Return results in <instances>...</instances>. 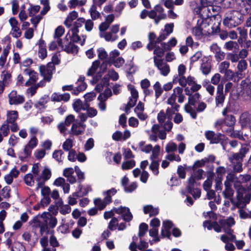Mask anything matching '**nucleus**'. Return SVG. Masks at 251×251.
Instances as JSON below:
<instances>
[{"label": "nucleus", "instance_id": "20", "mask_svg": "<svg viewBox=\"0 0 251 251\" xmlns=\"http://www.w3.org/2000/svg\"><path fill=\"white\" fill-rule=\"evenodd\" d=\"M202 3H203V7L200 9V12H205L206 17H210L215 14L217 12L216 8H214L212 6V4H209L206 1H203L201 0Z\"/></svg>", "mask_w": 251, "mask_h": 251}, {"label": "nucleus", "instance_id": "29", "mask_svg": "<svg viewBox=\"0 0 251 251\" xmlns=\"http://www.w3.org/2000/svg\"><path fill=\"white\" fill-rule=\"evenodd\" d=\"M31 151L32 150L25 146L24 150L19 153V158L22 161H26L30 156Z\"/></svg>", "mask_w": 251, "mask_h": 251}, {"label": "nucleus", "instance_id": "30", "mask_svg": "<svg viewBox=\"0 0 251 251\" xmlns=\"http://www.w3.org/2000/svg\"><path fill=\"white\" fill-rule=\"evenodd\" d=\"M144 212L145 214H149L150 216H153L157 215L159 212L158 209L157 208H154L151 205H147L144 207Z\"/></svg>", "mask_w": 251, "mask_h": 251}, {"label": "nucleus", "instance_id": "52", "mask_svg": "<svg viewBox=\"0 0 251 251\" xmlns=\"http://www.w3.org/2000/svg\"><path fill=\"white\" fill-rule=\"evenodd\" d=\"M135 165V161L130 160L123 162L122 165V169L123 170H128L132 168Z\"/></svg>", "mask_w": 251, "mask_h": 251}, {"label": "nucleus", "instance_id": "43", "mask_svg": "<svg viewBox=\"0 0 251 251\" xmlns=\"http://www.w3.org/2000/svg\"><path fill=\"white\" fill-rule=\"evenodd\" d=\"M251 148V147L249 144H242L241 147L238 153L244 158L246 154L249 151Z\"/></svg>", "mask_w": 251, "mask_h": 251}, {"label": "nucleus", "instance_id": "53", "mask_svg": "<svg viewBox=\"0 0 251 251\" xmlns=\"http://www.w3.org/2000/svg\"><path fill=\"white\" fill-rule=\"evenodd\" d=\"M191 105H192L190 104L188 102V104L185 105L184 109L187 113H190L191 116L193 119H196L197 117V113Z\"/></svg>", "mask_w": 251, "mask_h": 251}, {"label": "nucleus", "instance_id": "9", "mask_svg": "<svg viewBox=\"0 0 251 251\" xmlns=\"http://www.w3.org/2000/svg\"><path fill=\"white\" fill-rule=\"evenodd\" d=\"M130 91L131 97H129V101L125 107V112L128 114L131 108L134 106L139 97L138 92L135 87L132 85L128 86Z\"/></svg>", "mask_w": 251, "mask_h": 251}, {"label": "nucleus", "instance_id": "13", "mask_svg": "<svg viewBox=\"0 0 251 251\" xmlns=\"http://www.w3.org/2000/svg\"><path fill=\"white\" fill-rule=\"evenodd\" d=\"M85 128V124L78 122L76 120L75 123H73L69 134L75 136L81 135L84 132Z\"/></svg>", "mask_w": 251, "mask_h": 251}, {"label": "nucleus", "instance_id": "38", "mask_svg": "<svg viewBox=\"0 0 251 251\" xmlns=\"http://www.w3.org/2000/svg\"><path fill=\"white\" fill-rule=\"evenodd\" d=\"M78 17V13L75 11H73L70 13L65 21V25L67 26L71 25V23L77 18Z\"/></svg>", "mask_w": 251, "mask_h": 251}, {"label": "nucleus", "instance_id": "40", "mask_svg": "<svg viewBox=\"0 0 251 251\" xmlns=\"http://www.w3.org/2000/svg\"><path fill=\"white\" fill-rule=\"evenodd\" d=\"M98 56L100 60L104 61L108 58V53L104 49L100 48L97 50Z\"/></svg>", "mask_w": 251, "mask_h": 251}, {"label": "nucleus", "instance_id": "36", "mask_svg": "<svg viewBox=\"0 0 251 251\" xmlns=\"http://www.w3.org/2000/svg\"><path fill=\"white\" fill-rule=\"evenodd\" d=\"M163 75H167L170 71L169 66L167 64H155Z\"/></svg>", "mask_w": 251, "mask_h": 251}, {"label": "nucleus", "instance_id": "11", "mask_svg": "<svg viewBox=\"0 0 251 251\" xmlns=\"http://www.w3.org/2000/svg\"><path fill=\"white\" fill-rule=\"evenodd\" d=\"M54 64H47L40 67L39 70L41 75L47 81H50L52 78V72L54 70Z\"/></svg>", "mask_w": 251, "mask_h": 251}, {"label": "nucleus", "instance_id": "3", "mask_svg": "<svg viewBox=\"0 0 251 251\" xmlns=\"http://www.w3.org/2000/svg\"><path fill=\"white\" fill-rule=\"evenodd\" d=\"M57 223V219L50 212H44L35 217L33 220V226L39 227L42 235L48 232L49 227L54 228Z\"/></svg>", "mask_w": 251, "mask_h": 251}, {"label": "nucleus", "instance_id": "6", "mask_svg": "<svg viewBox=\"0 0 251 251\" xmlns=\"http://www.w3.org/2000/svg\"><path fill=\"white\" fill-rule=\"evenodd\" d=\"M241 15L238 11H232L227 13L223 21V24L226 26L234 27L241 23Z\"/></svg>", "mask_w": 251, "mask_h": 251}, {"label": "nucleus", "instance_id": "26", "mask_svg": "<svg viewBox=\"0 0 251 251\" xmlns=\"http://www.w3.org/2000/svg\"><path fill=\"white\" fill-rule=\"evenodd\" d=\"M101 5H99L95 3V0H93V4L89 9V13L91 18L95 20L99 18L100 16V13L97 10V6H100Z\"/></svg>", "mask_w": 251, "mask_h": 251}, {"label": "nucleus", "instance_id": "62", "mask_svg": "<svg viewBox=\"0 0 251 251\" xmlns=\"http://www.w3.org/2000/svg\"><path fill=\"white\" fill-rule=\"evenodd\" d=\"M148 228V226L145 223H142L139 226L138 236L141 238L144 236Z\"/></svg>", "mask_w": 251, "mask_h": 251}, {"label": "nucleus", "instance_id": "28", "mask_svg": "<svg viewBox=\"0 0 251 251\" xmlns=\"http://www.w3.org/2000/svg\"><path fill=\"white\" fill-rule=\"evenodd\" d=\"M89 106L87 103H83L80 100H77L73 104V108L76 112H79L81 110H85Z\"/></svg>", "mask_w": 251, "mask_h": 251}, {"label": "nucleus", "instance_id": "31", "mask_svg": "<svg viewBox=\"0 0 251 251\" xmlns=\"http://www.w3.org/2000/svg\"><path fill=\"white\" fill-rule=\"evenodd\" d=\"M186 94L187 95H189L188 98V102L190 104L192 105H195L196 101L199 100L200 98V95L199 93H196L193 95L190 94L189 93V91L188 89V88H186L185 89Z\"/></svg>", "mask_w": 251, "mask_h": 251}, {"label": "nucleus", "instance_id": "45", "mask_svg": "<svg viewBox=\"0 0 251 251\" xmlns=\"http://www.w3.org/2000/svg\"><path fill=\"white\" fill-rule=\"evenodd\" d=\"M2 74H3V78L2 81H0V82H2L3 84L5 85L6 86H8L11 82V74L8 73L7 72H5L4 70H2V69H0Z\"/></svg>", "mask_w": 251, "mask_h": 251}, {"label": "nucleus", "instance_id": "44", "mask_svg": "<svg viewBox=\"0 0 251 251\" xmlns=\"http://www.w3.org/2000/svg\"><path fill=\"white\" fill-rule=\"evenodd\" d=\"M237 177L234 174L232 173L228 174L226 176V180L224 182L225 186L226 185H231V183L233 182L234 183L236 181Z\"/></svg>", "mask_w": 251, "mask_h": 251}, {"label": "nucleus", "instance_id": "42", "mask_svg": "<svg viewBox=\"0 0 251 251\" xmlns=\"http://www.w3.org/2000/svg\"><path fill=\"white\" fill-rule=\"evenodd\" d=\"M234 194V190L231 188V185L225 186V189L223 192L224 197L226 199H231Z\"/></svg>", "mask_w": 251, "mask_h": 251}, {"label": "nucleus", "instance_id": "18", "mask_svg": "<svg viewBox=\"0 0 251 251\" xmlns=\"http://www.w3.org/2000/svg\"><path fill=\"white\" fill-rule=\"evenodd\" d=\"M224 86L223 84H218L217 86V94L215 98V103L216 106L221 107L223 106L225 100V95L223 92Z\"/></svg>", "mask_w": 251, "mask_h": 251}, {"label": "nucleus", "instance_id": "63", "mask_svg": "<svg viewBox=\"0 0 251 251\" xmlns=\"http://www.w3.org/2000/svg\"><path fill=\"white\" fill-rule=\"evenodd\" d=\"M73 147V141L70 139H67L62 145L63 149L66 151H71Z\"/></svg>", "mask_w": 251, "mask_h": 251}, {"label": "nucleus", "instance_id": "19", "mask_svg": "<svg viewBox=\"0 0 251 251\" xmlns=\"http://www.w3.org/2000/svg\"><path fill=\"white\" fill-rule=\"evenodd\" d=\"M203 26L204 24H202L193 28L192 33L197 39H201L209 33L207 30L203 29Z\"/></svg>", "mask_w": 251, "mask_h": 251}, {"label": "nucleus", "instance_id": "41", "mask_svg": "<svg viewBox=\"0 0 251 251\" xmlns=\"http://www.w3.org/2000/svg\"><path fill=\"white\" fill-rule=\"evenodd\" d=\"M243 158L238 153H232L231 155L228 157V160L231 163L235 162H243Z\"/></svg>", "mask_w": 251, "mask_h": 251}, {"label": "nucleus", "instance_id": "27", "mask_svg": "<svg viewBox=\"0 0 251 251\" xmlns=\"http://www.w3.org/2000/svg\"><path fill=\"white\" fill-rule=\"evenodd\" d=\"M94 202L95 204L100 210L104 209L108 204L110 203V199L105 197L103 200L100 198L96 199L94 200Z\"/></svg>", "mask_w": 251, "mask_h": 251}, {"label": "nucleus", "instance_id": "51", "mask_svg": "<svg viewBox=\"0 0 251 251\" xmlns=\"http://www.w3.org/2000/svg\"><path fill=\"white\" fill-rule=\"evenodd\" d=\"M81 197V195L79 193H74L72 195H70L68 199V203L70 205H73L77 203L76 199Z\"/></svg>", "mask_w": 251, "mask_h": 251}, {"label": "nucleus", "instance_id": "59", "mask_svg": "<svg viewBox=\"0 0 251 251\" xmlns=\"http://www.w3.org/2000/svg\"><path fill=\"white\" fill-rule=\"evenodd\" d=\"M64 28L61 26H58L55 30L54 38V39H60V37L64 33Z\"/></svg>", "mask_w": 251, "mask_h": 251}, {"label": "nucleus", "instance_id": "34", "mask_svg": "<svg viewBox=\"0 0 251 251\" xmlns=\"http://www.w3.org/2000/svg\"><path fill=\"white\" fill-rule=\"evenodd\" d=\"M241 86L245 91L248 96L251 97V82L249 80H243L241 82Z\"/></svg>", "mask_w": 251, "mask_h": 251}, {"label": "nucleus", "instance_id": "48", "mask_svg": "<svg viewBox=\"0 0 251 251\" xmlns=\"http://www.w3.org/2000/svg\"><path fill=\"white\" fill-rule=\"evenodd\" d=\"M213 176V174H211L208 176L207 179L204 182L203 187L205 190L208 191L211 187Z\"/></svg>", "mask_w": 251, "mask_h": 251}, {"label": "nucleus", "instance_id": "61", "mask_svg": "<svg viewBox=\"0 0 251 251\" xmlns=\"http://www.w3.org/2000/svg\"><path fill=\"white\" fill-rule=\"evenodd\" d=\"M165 158L170 161H176V162H180L181 161L180 157L178 155L174 153H171L168 154Z\"/></svg>", "mask_w": 251, "mask_h": 251}, {"label": "nucleus", "instance_id": "2", "mask_svg": "<svg viewBox=\"0 0 251 251\" xmlns=\"http://www.w3.org/2000/svg\"><path fill=\"white\" fill-rule=\"evenodd\" d=\"M251 180V176L249 174L240 175L234 184V187L237 192V204L239 206H243L249 203L251 194L247 192V190L242 185Z\"/></svg>", "mask_w": 251, "mask_h": 251}, {"label": "nucleus", "instance_id": "60", "mask_svg": "<svg viewBox=\"0 0 251 251\" xmlns=\"http://www.w3.org/2000/svg\"><path fill=\"white\" fill-rule=\"evenodd\" d=\"M12 251H25V247L20 242L14 243V247H11Z\"/></svg>", "mask_w": 251, "mask_h": 251}, {"label": "nucleus", "instance_id": "10", "mask_svg": "<svg viewBox=\"0 0 251 251\" xmlns=\"http://www.w3.org/2000/svg\"><path fill=\"white\" fill-rule=\"evenodd\" d=\"M18 113L17 111L12 110L8 111L7 113V119L5 123L9 124H10V129L12 132H16L19 129V127L15 122L18 119Z\"/></svg>", "mask_w": 251, "mask_h": 251}, {"label": "nucleus", "instance_id": "12", "mask_svg": "<svg viewBox=\"0 0 251 251\" xmlns=\"http://www.w3.org/2000/svg\"><path fill=\"white\" fill-rule=\"evenodd\" d=\"M8 101L10 105H19L25 101V97L23 95H18L17 92L12 90L8 94Z\"/></svg>", "mask_w": 251, "mask_h": 251}, {"label": "nucleus", "instance_id": "50", "mask_svg": "<svg viewBox=\"0 0 251 251\" xmlns=\"http://www.w3.org/2000/svg\"><path fill=\"white\" fill-rule=\"evenodd\" d=\"M177 146L174 142L168 143L165 147V151L169 154L176 151Z\"/></svg>", "mask_w": 251, "mask_h": 251}, {"label": "nucleus", "instance_id": "25", "mask_svg": "<svg viewBox=\"0 0 251 251\" xmlns=\"http://www.w3.org/2000/svg\"><path fill=\"white\" fill-rule=\"evenodd\" d=\"M176 99L178 98V102L182 103L185 99V96L183 94V89L180 87H176L173 89V93L172 94Z\"/></svg>", "mask_w": 251, "mask_h": 251}, {"label": "nucleus", "instance_id": "16", "mask_svg": "<svg viewBox=\"0 0 251 251\" xmlns=\"http://www.w3.org/2000/svg\"><path fill=\"white\" fill-rule=\"evenodd\" d=\"M167 121L165 122L163 126V127L168 132H169L172 129L173 124L171 121L173 116L176 114V112L171 108L168 107L166 111Z\"/></svg>", "mask_w": 251, "mask_h": 251}, {"label": "nucleus", "instance_id": "32", "mask_svg": "<svg viewBox=\"0 0 251 251\" xmlns=\"http://www.w3.org/2000/svg\"><path fill=\"white\" fill-rule=\"evenodd\" d=\"M100 36L101 38H104L106 41L113 42L118 38V36L111 32H101V33H100Z\"/></svg>", "mask_w": 251, "mask_h": 251}, {"label": "nucleus", "instance_id": "5", "mask_svg": "<svg viewBox=\"0 0 251 251\" xmlns=\"http://www.w3.org/2000/svg\"><path fill=\"white\" fill-rule=\"evenodd\" d=\"M114 212L121 215L120 218H122L126 222L130 221L133 217L128 207L121 206L118 208H114L111 211L105 212L103 215L104 219H108L112 217L114 215Z\"/></svg>", "mask_w": 251, "mask_h": 251}, {"label": "nucleus", "instance_id": "14", "mask_svg": "<svg viewBox=\"0 0 251 251\" xmlns=\"http://www.w3.org/2000/svg\"><path fill=\"white\" fill-rule=\"evenodd\" d=\"M71 38H68V39H65L63 40V44L62 45V49L67 53L75 54L78 52V48L77 46L74 45L71 42Z\"/></svg>", "mask_w": 251, "mask_h": 251}, {"label": "nucleus", "instance_id": "17", "mask_svg": "<svg viewBox=\"0 0 251 251\" xmlns=\"http://www.w3.org/2000/svg\"><path fill=\"white\" fill-rule=\"evenodd\" d=\"M206 138L210 141L211 144H217L218 143L222 137L224 135L221 133H215L214 131L211 130H207L204 133Z\"/></svg>", "mask_w": 251, "mask_h": 251}, {"label": "nucleus", "instance_id": "58", "mask_svg": "<svg viewBox=\"0 0 251 251\" xmlns=\"http://www.w3.org/2000/svg\"><path fill=\"white\" fill-rule=\"evenodd\" d=\"M229 136L233 138H238L240 140H244L242 133L239 130H234L233 128L230 131Z\"/></svg>", "mask_w": 251, "mask_h": 251}, {"label": "nucleus", "instance_id": "57", "mask_svg": "<svg viewBox=\"0 0 251 251\" xmlns=\"http://www.w3.org/2000/svg\"><path fill=\"white\" fill-rule=\"evenodd\" d=\"M40 7L39 5H30L27 9L29 16L31 17L36 14L40 10Z\"/></svg>", "mask_w": 251, "mask_h": 251}, {"label": "nucleus", "instance_id": "49", "mask_svg": "<svg viewBox=\"0 0 251 251\" xmlns=\"http://www.w3.org/2000/svg\"><path fill=\"white\" fill-rule=\"evenodd\" d=\"M63 154L64 153L62 150H57L53 152L52 157L57 161L60 162H62L64 158Z\"/></svg>", "mask_w": 251, "mask_h": 251}, {"label": "nucleus", "instance_id": "47", "mask_svg": "<svg viewBox=\"0 0 251 251\" xmlns=\"http://www.w3.org/2000/svg\"><path fill=\"white\" fill-rule=\"evenodd\" d=\"M235 121L234 116L231 115L226 116L224 120L226 125L229 127H232L234 125Z\"/></svg>", "mask_w": 251, "mask_h": 251}, {"label": "nucleus", "instance_id": "7", "mask_svg": "<svg viewBox=\"0 0 251 251\" xmlns=\"http://www.w3.org/2000/svg\"><path fill=\"white\" fill-rule=\"evenodd\" d=\"M107 69V64H92V67L88 70L87 75L92 76L96 83L102 76V74Z\"/></svg>", "mask_w": 251, "mask_h": 251}, {"label": "nucleus", "instance_id": "64", "mask_svg": "<svg viewBox=\"0 0 251 251\" xmlns=\"http://www.w3.org/2000/svg\"><path fill=\"white\" fill-rule=\"evenodd\" d=\"M9 132V125L6 123H4L0 128V133L3 135L4 137L7 136Z\"/></svg>", "mask_w": 251, "mask_h": 251}, {"label": "nucleus", "instance_id": "22", "mask_svg": "<svg viewBox=\"0 0 251 251\" xmlns=\"http://www.w3.org/2000/svg\"><path fill=\"white\" fill-rule=\"evenodd\" d=\"M239 122L243 127L251 125V116L249 112H245L241 115Z\"/></svg>", "mask_w": 251, "mask_h": 251}, {"label": "nucleus", "instance_id": "4", "mask_svg": "<svg viewBox=\"0 0 251 251\" xmlns=\"http://www.w3.org/2000/svg\"><path fill=\"white\" fill-rule=\"evenodd\" d=\"M85 22L83 18H78L75 22L73 26L69 30L66 35V39L71 38L73 42H76L83 45L85 41L86 36L83 35L82 37L79 36L77 33L78 32V28L82 25V24Z\"/></svg>", "mask_w": 251, "mask_h": 251}, {"label": "nucleus", "instance_id": "39", "mask_svg": "<svg viewBox=\"0 0 251 251\" xmlns=\"http://www.w3.org/2000/svg\"><path fill=\"white\" fill-rule=\"evenodd\" d=\"M153 88L154 91L155 98L158 99L163 93V88H162L160 82L156 81L153 85Z\"/></svg>", "mask_w": 251, "mask_h": 251}, {"label": "nucleus", "instance_id": "46", "mask_svg": "<svg viewBox=\"0 0 251 251\" xmlns=\"http://www.w3.org/2000/svg\"><path fill=\"white\" fill-rule=\"evenodd\" d=\"M38 55L39 57L42 59H44L46 57L47 55V52L46 49L45 48V46L44 45V43L42 42L39 44V50L38 51Z\"/></svg>", "mask_w": 251, "mask_h": 251}, {"label": "nucleus", "instance_id": "54", "mask_svg": "<svg viewBox=\"0 0 251 251\" xmlns=\"http://www.w3.org/2000/svg\"><path fill=\"white\" fill-rule=\"evenodd\" d=\"M219 224L221 225L222 228L223 229L224 231L226 233H230L231 232H233V230L231 229V228L228 226V225H226V222L225 219L221 220L219 222Z\"/></svg>", "mask_w": 251, "mask_h": 251}, {"label": "nucleus", "instance_id": "23", "mask_svg": "<svg viewBox=\"0 0 251 251\" xmlns=\"http://www.w3.org/2000/svg\"><path fill=\"white\" fill-rule=\"evenodd\" d=\"M25 74L28 75L29 79L26 82V85L28 86L36 82L37 80V74L33 71H31L29 69H26L25 70Z\"/></svg>", "mask_w": 251, "mask_h": 251}, {"label": "nucleus", "instance_id": "33", "mask_svg": "<svg viewBox=\"0 0 251 251\" xmlns=\"http://www.w3.org/2000/svg\"><path fill=\"white\" fill-rule=\"evenodd\" d=\"M191 61L193 62L202 61L203 63H207L208 61V58L205 56L202 57L201 52L198 51L192 56Z\"/></svg>", "mask_w": 251, "mask_h": 251}, {"label": "nucleus", "instance_id": "8", "mask_svg": "<svg viewBox=\"0 0 251 251\" xmlns=\"http://www.w3.org/2000/svg\"><path fill=\"white\" fill-rule=\"evenodd\" d=\"M140 150L146 153H149L151 151V154L150 157V159H157L160 153V147L156 145L154 147L151 144L145 145L144 142H141L139 144Z\"/></svg>", "mask_w": 251, "mask_h": 251}, {"label": "nucleus", "instance_id": "24", "mask_svg": "<svg viewBox=\"0 0 251 251\" xmlns=\"http://www.w3.org/2000/svg\"><path fill=\"white\" fill-rule=\"evenodd\" d=\"M70 98V95L69 93H65L64 94H59L58 93H53L51 97V100L55 101H67Z\"/></svg>", "mask_w": 251, "mask_h": 251}, {"label": "nucleus", "instance_id": "35", "mask_svg": "<svg viewBox=\"0 0 251 251\" xmlns=\"http://www.w3.org/2000/svg\"><path fill=\"white\" fill-rule=\"evenodd\" d=\"M177 40L176 38H172L168 43H163L161 44L162 47L164 48V50H170L172 47H175L177 44Z\"/></svg>", "mask_w": 251, "mask_h": 251}, {"label": "nucleus", "instance_id": "37", "mask_svg": "<svg viewBox=\"0 0 251 251\" xmlns=\"http://www.w3.org/2000/svg\"><path fill=\"white\" fill-rule=\"evenodd\" d=\"M156 159H151L152 161L151 163L149 168L152 172L154 175H157L159 173V161L155 160Z\"/></svg>", "mask_w": 251, "mask_h": 251}, {"label": "nucleus", "instance_id": "55", "mask_svg": "<svg viewBox=\"0 0 251 251\" xmlns=\"http://www.w3.org/2000/svg\"><path fill=\"white\" fill-rule=\"evenodd\" d=\"M224 47L227 50H232L238 49V44L236 42L230 41L225 43Z\"/></svg>", "mask_w": 251, "mask_h": 251}, {"label": "nucleus", "instance_id": "15", "mask_svg": "<svg viewBox=\"0 0 251 251\" xmlns=\"http://www.w3.org/2000/svg\"><path fill=\"white\" fill-rule=\"evenodd\" d=\"M75 121V116L70 114L66 117L64 122H61L57 125V128L60 133H64L67 130L66 126H69Z\"/></svg>", "mask_w": 251, "mask_h": 251}, {"label": "nucleus", "instance_id": "1", "mask_svg": "<svg viewBox=\"0 0 251 251\" xmlns=\"http://www.w3.org/2000/svg\"><path fill=\"white\" fill-rule=\"evenodd\" d=\"M32 173V174H28L25 176V182L26 185L32 186L34 185L35 180L37 182V189L42 187L51 176L50 170L47 167H45L41 172L38 163L33 165Z\"/></svg>", "mask_w": 251, "mask_h": 251}, {"label": "nucleus", "instance_id": "56", "mask_svg": "<svg viewBox=\"0 0 251 251\" xmlns=\"http://www.w3.org/2000/svg\"><path fill=\"white\" fill-rule=\"evenodd\" d=\"M63 44V41L62 42L61 39H54L50 45V50H54L56 49L58 46H60L62 48Z\"/></svg>", "mask_w": 251, "mask_h": 251}, {"label": "nucleus", "instance_id": "21", "mask_svg": "<svg viewBox=\"0 0 251 251\" xmlns=\"http://www.w3.org/2000/svg\"><path fill=\"white\" fill-rule=\"evenodd\" d=\"M173 224L170 220H166L163 222L162 228L161 229V235L163 237H166L169 238L171 236L170 229L173 227Z\"/></svg>", "mask_w": 251, "mask_h": 251}]
</instances>
